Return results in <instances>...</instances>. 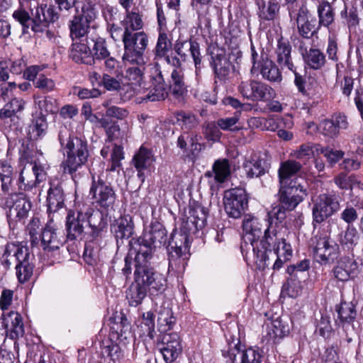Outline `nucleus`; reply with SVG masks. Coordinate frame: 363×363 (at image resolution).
Returning <instances> with one entry per match:
<instances>
[{
  "instance_id": "obj_53",
  "label": "nucleus",
  "mask_w": 363,
  "mask_h": 363,
  "mask_svg": "<svg viewBox=\"0 0 363 363\" xmlns=\"http://www.w3.org/2000/svg\"><path fill=\"white\" fill-rule=\"evenodd\" d=\"M319 151L325 157L328 166L330 167H333L345 156L344 151L334 150L329 146L322 147Z\"/></svg>"
},
{
  "instance_id": "obj_4",
  "label": "nucleus",
  "mask_w": 363,
  "mask_h": 363,
  "mask_svg": "<svg viewBox=\"0 0 363 363\" xmlns=\"http://www.w3.org/2000/svg\"><path fill=\"white\" fill-rule=\"evenodd\" d=\"M263 223L257 217L247 214L244 216L242 220L243 242L241 243L240 249L243 256H247L249 252L252 250V256L256 255L258 257L259 264L261 267L264 265V256L263 253H259L261 245H259L264 229Z\"/></svg>"
},
{
  "instance_id": "obj_3",
  "label": "nucleus",
  "mask_w": 363,
  "mask_h": 363,
  "mask_svg": "<svg viewBox=\"0 0 363 363\" xmlns=\"http://www.w3.org/2000/svg\"><path fill=\"white\" fill-rule=\"evenodd\" d=\"M307 189L294 177L286 184H280L279 203L267 213L269 224L277 225L285 220L288 212L293 211L307 196Z\"/></svg>"
},
{
  "instance_id": "obj_17",
  "label": "nucleus",
  "mask_w": 363,
  "mask_h": 363,
  "mask_svg": "<svg viewBox=\"0 0 363 363\" xmlns=\"http://www.w3.org/2000/svg\"><path fill=\"white\" fill-rule=\"evenodd\" d=\"M153 69L150 76L152 85L146 87V92L138 94L142 101H159L164 100L168 96L167 86L161 70L157 65Z\"/></svg>"
},
{
  "instance_id": "obj_27",
  "label": "nucleus",
  "mask_w": 363,
  "mask_h": 363,
  "mask_svg": "<svg viewBox=\"0 0 363 363\" xmlns=\"http://www.w3.org/2000/svg\"><path fill=\"white\" fill-rule=\"evenodd\" d=\"M2 323L11 339L16 340L24 335L22 317L18 312L10 311L7 314H3Z\"/></svg>"
},
{
  "instance_id": "obj_63",
  "label": "nucleus",
  "mask_w": 363,
  "mask_h": 363,
  "mask_svg": "<svg viewBox=\"0 0 363 363\" xmlns=\"http://www.w3.org/2000/svg\"><path fill=\"white\" fill-rule=\"evenodd\" d=\"M124 158L123 148L120 145H115L111 155V164L109 171L114 172L121 166V161Z\"/></svg>"
},
{
  "instance_id": "obj_41",
  "label": "nucleus",
  "mask_w": 363,
  "mask_h": 363,
  "mask_svg": "<svg viewBox=\"0 0 363 363\" xmlns=\"http://www.w3.org/2000/svg\"><path fill=\"white\" fill-rule=\"evenodd\" d=\"M169 89L172 95L179 99H183L187 93L184 73L181 69H174L172 72Z\"/></svg>"
},
{
  "instance_id": "obj_42",
  "label": "nucleus",
  "mask_w": 363,
  "mask_h": 363,
  "mask_svg": "<svg viewBox=\"0 0 363 363\" xmlns=\"http://www.w3.org/2000/svg\"><path fill=\"white\" fill-rule=\"evenodd\" d=\"M154 156L147 148L141 146L133 159V163L138 172V177L143 176V171L147 169L154 162Z\"/></svg>"
},
{
  "instance_id": "obj_5",
  "label": "nucleus",
  "mask_w": 363,
  "mask_h": 363,
  "mask_svg": "<svg viewBox=\"0 0 363 363\" xmlns=\"http://www.w3.org/2000/svg\"><path fill=\"white\" fill-rule=\"evenodd\" d=\"M12 16L23 28V33H28L30 28L35 33L43 32L49 23H54L59 18V14L52 6L46 10L43 8L37 9L35 18H31L29 13L22 7L13 11Z\"/></svg>"
},
{
  "instance_id": "obj_61",
  "label": "nucleus",
  "mask_w": 363,
  "mask_h": 363,
  "mask_svg": "<svg viewBox=\"0 0 363 363\" xmlns=\"http://www.w3.org/2000/svg\"><path fill=\"white\" fill-rule=\"evenodd\" d=\"M340 218L346 223L347 225H353L352 224L359 218L357 210L352 206L347 204L341 212Z\"/></svg>"
},
{
  "instance_id": "obj_37",
  "label": "nucleus",
  "mask_w": 363,
  "mask_h": 363,
  "mask_svg": "<svg viewBox=\"0 0 363 363\" xmlns=\"http://www.w3.org/2000/svg\"><path fill=\"white\" fill-rule=\"evenodd\" d=\"M32 169L35 177V180H29L28 178H26L24 175L23 169L21 171L17 180L18 190L30 191L33 187L36 186L37 184L45 179V174L42 167L38 166L36 163H35Z\"/></svg>"
},
{
  "instance_id": "obj_33",
  "label": "nucleus",
  "mask_w": 363,
  "mask_h": 363,
  "mask_svg": "<svg viewBox=\"0 0 363 363\" xmlns=\"http://www.w3.org/2000/svg\"><path fill=\"white\" fill-rule=\"evenodd\" d=\"M86 42L89 44L91 55L95 62L101 61L110 55L107 43L105 38L98 35H90L86 37Z\"/></svg>"
},
{
  "instance_id": "obj_56",
  "label": "nucleus",
  "mask_w": 363,
  "mask_h": 363,
  "mask_svg": "<svg viewBox=\"0 0 363 363\" xmlns=\"http://www.w3.org/2000/svg\"><path fill=\"white\" fill-rule=\"evenodd\" d=\"M99 122L101 126L104 128L108 140L111 141L118 137L120 127L117 122L112 121L107 118H103Z\"/></svg>"
},
{
  "instance_id": "obj_1",
  "label": "nucleus",
  "mask_w": 363,
  "mask_h": 363,
  "mask_svg": "<svg viewBox=\"0 0 363 363\" xmlns=\"http://www.w3.org/2000/svg\"><path fill=\"white\" fill-rule=\"evenodd\" d=\"M58 140L65 157L61 164L63 172L77 183L86 174L85 164L89 156L88 143L85 138L71 135L65 127L60 130Z\"/></svg>"
},
{
  "instance_id": "obj_7",
  "label": "nucleus",
  "mask_w": 363,
  "mask_h": 363,
  "mask_svg": "<svg viewBox=\"0 0 363 363\" xmlns=\"http://www.w3.org/2000/svg\"><path fill=\"white\" fill-rule=\"evenodd\" d=\"M148 36L144 31L130 32L125 29L123 60L133 65H144V52L147 48Z\"/></svg>"
},
{
  "instance_id": "obj_49",
  "label": "nucleus",
  "mask_w": 363,
  "mask_h": 363,
  "mask_svg": "<svg viewBox=\"0 0 363 363\" xmlns=\"http://www.w3.org/2000/svg\"><path fill=\"white\" fill-rule=\"evenodd\" d=\"M282 293L291 298L298 297L302 293L301 281L296 277L289 276L286 283L282 286Z\"/></svg>"
},
{
  "instance_id": "obj_34",
  "label": "nucleus",
  "mask_w": 363,
  "mask_h": 363,
  "mask_svg": "<svg viewBox=\"0 0 363 363\" xmlns=\"http://www.w3.org/2000/svg\"><path fill=\"white\" fill-rule=\"evenodd\" d=\"M298 50L304 62L313 69H321L326 62L325 54L318 48H310L309 50L301 43Z\"/></svg>"
},
{
  "instance_id": "obj_28",
  "label": "nucleus",
  "mask_w": 363,
  "mask_h": 363,
  "mask_svg": "<svg viewBox=\"0 0 363 363\" xmlns=\"http://www.w3.org/2000/svg\"><path fill=\"white\" fill-rule=\"evenodd\" d=\"M135 282L131 284L126 290V298L129 306L136 307L142 303L147 296L146 286L144 285L143 277L135 274Z\"/></svg>"
},
{
  "instance_id": "obj_19",
  "label": "nucleus",
  "mask_w": 363,
  "mask_h": 363,
  "mask_svg": "<svg viewBox=\"0 0 363 363\" xmlns=\"http://www.w3.org/2000/svg\"><path fill=\"white\" fill-rule=\"evenodd\" d=\"M270 160V157L266 152L253 154L245 159L242 169L247 178L259 177L268 172L271 167Z\"/></svg>"
},
{
  "instance_id": "obj_55",
  "label": "nucleus",
  "mask_w": 363,
  "mask_h": 363,
  "mask_svg": "<svg viewBox=\"0 0 363 363\" xmlns=\"http://www.w3.org/2000/svg\"><path fill=\"white\" fill-rule=\"evenodd\" d=\"M177 121L182 129L191 130L199 123L196 117L190 113L179 112L177 114Z\"/></svg>"
},
{
  "instance_id": "obj_35",
  "label": "nucleus",
  "mask_w": 363,
  "mask_h": 363,
  "mask_svg": "<svg viewBox=\"0 0 363 363\" xmlns=\"http://www.w3.org/2000/svg\"><path fill=\"white\" fill-rule=\"evenodd\" d=\"M317 13L318 18L317 22L320 28L324 27L330 30L335 23V9L328 1H322L317 6Z\"/></svg>"
},
{
  "instance_id": "obj_40",
  "label": "nucleus",
  "mask_w": 363,
  "mask_h": 363,
  "mask_svg": "<svg viewBox=\"0 0 363 363\" xmlns=\"http://www.w3.org/2000/svg\"><path fill=\"white\" fill-rule=\"evenodd\" d=\"M87 218L86 219V226L89 225L91 229L90 233L93 238L99 235L101 232L106 227L107 223L103 213L99 211L89 209L85 212Z\"/></svg>"
},
{
  "instance_id": "obj_21",
  "label": "nucleus",
  "mask_w": 363,
  "mask_h": 363,
  "mask_svg": "<svg viewBox=\"0 0 363 363\" xmlns=\"http://www.w3.org/2000/svg\"><path fill=\"white\" fill-rule=\"evenodd\" d=\"M210 65L213 70L215 78L225 81L228 79L232 67L225 50L213 47L210 50Z\"/></svg>"
},
{
  "instance_id": "obj_60",
  "label": "nucleus",
  "mask_w": 363,
  "mask_h": 363,
  "mask_svg": "<svg viewBox=\"0 0 363 363\" xmlns=\"http://www.w3.org/2000/svg\"><path fill=\"white\" fill-rule=\"evenodd\" d=\"M158 323L161 325L167 326L169 330L175 323V318L173 316L172 310L169 308H162L158 313Z\"/></svg>"
},
{
  "instance_id": "obj_36",
  "label": "nucleus",
  "mask_w": 363,
  "mask_h": 363,
  "mask_svg": "<svg viewBox=\"0 0 363 363\" xmlns=\"http://www.w3.org/2000/svg\"><path fill=\"white\" fill-rule=\"evenodd\" d=\"M167 232L163 225L158 221L152 222L149 232L143 234V237L155 248L160 247L167 243Z\"/></svg>"
},
{
  "instance_id": "obj_31",
  "label": "nucleus",
  "mask_w": 363,
  "mask_h": 363,
  "mask_svg": "<svg viewBox=\"0 0 363 363\" xmlns=\"http://www.w3.org/2000/svg\"><path fill=\"white\" fill-rule=\"evenodd\" d=\"M144 69V65L133 66L127 69L126 78L130 81L128 86L132 92L129 95L130 97L147 91L145 83L143 82Z\"/></svg>"
},
{
  "instance_id": "obj_51",
  "label": "nucleus",
  "mask_w": 363,
  "mask_h": 363,
  "mask_svg": "<svg viewBox=\"0 0 363 363\" xmlns=\"http://www.w3.org/2000/svg\"><path fill=\"white\" fill-rule=\"evenodd\" d=\"M208 211L199 204L191 206L189 211V216L193 220L198 227L202 228L205 226L207 219Z\"/></svg>"
},
{
  "instance_id": "obj_14",
  "label": "nucleus",
  "mask_w": 363,
  "mask_h": 363,
  "mask_svg": "<svg viewBox=\"0 0 363 363\" xmlns=\"http://www.w3.org/2000/svg\"><path fill=\"white\" fill-rule=\"evenodd\" d=\"M238 91L244 98L252 101L267 102L275 95L272 86L256 80L242 82L238 86Z\"/></svg>"
},
{
  "instance_id": "obj_44",
  "label": "nucleus",
  "mask_w": 363,
  "mask_h": 363,
  "mask_svg": "<svg viewBox=\"0 0 363 363\" xmlns=\"http://www.w3.org/2000/svg\"><path fill=\"white\" fill-rule=\"evenodd\" d=\"M359 236L354 225H347L345 230L338 235V242L340 246L348 251L352 250L357 245Z\"/></svg>"
},
{
  "instance_id": "obj_12",
  "label": "nucleus",
  "mask_w": 363,
  "mask_h": 363,
  "mask_svg": "<svg viewBox=\"0 0 363 363\" xmlns=\"http://www.w3.org/2000/svg\"><path fill=\"white\" fill-rule=\"evenodd\" d=\"M155 247L143 236L132 238L129 241L130 257L134 255L135 271L144 272L145 267H150Z\"/></svg>"
},
{
  "instance_id": "obj_8",
  "label": "nucleus",
  "mask_w": 363,
  "mask_h": 363,
  "mask_svg": "<svg viewBox=\"0 0 363 363\" xmlns=\"http://www.w3.org/2000/svg\"><path fill=\"white\" fill-rule=\"evenodd\" d=\"M189 247V236L185 233L174 230L167 246L169 270L179 271L184 267Z\"/></svg>"
},
{
  "instance_id": "obj_38",
  "label": "nucleus",
  "mask_w": 363,
  "mask_h": 363,
  "mask_svg": "<svg viewBox=\"0 0 363 363\" xmlns=\"http://www.w3.org/2000/svg\"><path fill=\"white\" fill-rule=\"evenodd\" d=\"M258 8L257 15L264 21H273L279 11L280 5L277 0H256Z\"/></svg>"
},
{
  "instance_id": "obj_11",
  "label": "nucleus",
  "mask_w": 363,
  "mask_h": 363,
  "mask_svg": "<svg viewBox=\"0 0 363 363\" xmlns=\"http://www.w3.org/2000/svg\"><path fill=\"white\" fill-rule=\"evenodd\" d=\"M89 195L97 206L106 210L113 209L116 194L111 183L93 176Z\"/></svg>"
},
{
  "instance_id": "obj_23",
  "label": "nucleus",
  "mask_w": 363,
  "mask_h": 363,
  "mask_svg": "<svg viewBox=\"0 0 363 363\" xmlns=\"http://www.w3.org/2000/svg\"><path fill=\"white\" fill-rule=\"evenodd\" d=\"M86 213L82 211L77 213L69 211L66 218L65 229L67 239L69 240H82L86 227Z\"/></svg>"
},
{
  "instance_id": "obj_32",
  "label": "nucleus",
  "mask_w": 363,
  "mask_h": 363,
  "mask_svg": "<svg viewBox=\"0 0 363 363\" xmlns=\"http://www.w3.org/2000/svg\"><path fill=\"white\" fill-rule=\"evenodd\" d=\"M111 230L116 238L117 245H122L123 240L128 239L133 233V223L131 218L120 217L111 224Z\"/></svg>"
},
{
  "instance_id": "obj_24",
  "label": "nucleus",
  "mask_w": 363,
  "mask_h": 363,
  "mask_svg": "<svg viewBox=\"0 0 363 363\" xmlns=\"http://www.w3.org/2000/svg\"><path fill=\"white\" fill-rule=\"evenodd\" d=\"M334 277L339 281L354 279L359 273L358 263L350 257H342L337 262L333 270Z\"/></svg>"
},
{
  "instance_id": "obj_22",
  "label": "nucleus",
  "mask_w": 363,
  "mask_h": 363,
  "mask_svg": "<svg viewBox=\"0 0 363 363\" xmlns=\"http://www.w3.org/2000/svg\"><path fill=\"white\" fill-rule=\"evenodd\" d=\"M157 349L167 363L173 362L182 351L179 336L177 333L164 334L157 344Z\"/></svg>"
},
{
  "instance_id": "obj_54",
  "label": "nucleus",
  "mask_w": 363,
  "mask_h": 363,
  "mask_svg": "<svg viewBox=\"0 0 363 363\" xmlns=\"http://www.w3.org/2000/svg\"><path fill=\"white\" fill-rule=\"evenodd\" d=\"M340 16L345 20L349 29L356 28L359 25V18L357 8L352 6L347 8L345 5L344 9L340 12Z\"/></svg>"
},
{
  "instance_id": "obj_13",
  "label": "nucleus",
  "mask_w": 363,
  "mask_h": 363,
  "mask_svg": "<svg viewBox=\"0 0 363 363\" xmlns=\"http://www.w3.org/2000/svg\"><path fill=\"white\" fill-rule=\"evenodd\" d=\"M340 209V203L335 194H320L313 201V223H321Z\"/></svg>"
},
{
  "instance_id": "obj_30",
  "label": "nucleus",
  "mask_w": 363,
  "mask_h": 363,
  "mask_svg": "<svg viewBox=\"0 0 363 363\" xmlns=\"http://www.w3.org/2000/svg\"><path fill=\"white\" fill-rule=\"evenodd\" d=\"M291 51L292 47L288 40L284 39L282 37L279 39L275 51L277 62L282 69H288L291 72H295Z\"/></svg>"
},
{
  "instance_id": "obj_2",
  "label": "nucleus",
  "mask_w": 363,
  "mask_h": 363,
  "mask_svg": "<svg viewBox=\"0 0 363 363\" xmlns=\"http://www.w3.org/2000/svg\"><path fill=\"white\" fill-rule=\"evenodd\" d=\"M277 225L269 224L268 227L264 231V236L261 240L260 254L263 253L264 256V265L261 267L259 264L258 257L256 255H252V262H254L259 269H264L268 267L272 261L275 260L272 269L279 270L284 263L289 260L292 256V249L289 243L286 242L281 233L276 229Z\"/></svg>"
},
{
  "instance_id": "obj_26",
  "label": "nucleus",
  "mask_w": 363,
  "mask_h": 363,
  "mask_svg": "<svg viewBox=\"0 0 363 363\" xmlns=\"http://www.w3.org/2000/svg\"><path fill=\"white\" fill-rule=\"evenodd\" d=\"M135 271V274L143 277L144 285L150 290L156 293H162L166 288L167 280L160 273L155 272L150 266L145 267L144 272Z\"/></svg>"
},
{
  "instance_id": "obj_29",
  "label": "nucleus",
  "mask_w": 363,
  "mask_h": 363,
  "mask_svg": "<svg viewBox=\"0 0 363 363\" xmlns=\"http://www.w3.org/2000/svg\"><path fill=\"white\" fill-rule=\"evenodd\" d=\"M335 311L337 313V318L335 322L343 328L352 325L357 318L356 306L351 301H341L340 304L336 305Z\"/></svg>"
},
{
  "instance_id": "obj_43",
  "label": "nucleus",
  "mask_w": 363,
  "mask_h": 363,
  "mask_svg": "<svg viewBox=\"0 0 363 363\" xmlns=\"http://www.w3.org/2000/svg\"><path fill=\"white\" fill-rule=\"evenodd\" d=\"M48 123L43 114L35 118L29 125L27 136L30 140L36 141L42 139L47 133Z\"/></svg>"
},
{
  "instance_id": "obj_59",
  "label": "nucleus",
  "mask_w": 363,
  "mask_h": 363,
  "mask_svg": "<svg viewBox=\"0 0 363 363\" xmlns=\"http://www.w3.org/2000/svg\"><path fill=\"white\" fill-rule=\"evenodd\" d=\"M203 134L205 138L208 140L218 141L221 135L218 123L215 122L205 123L203 125Z\"/></svg>"
},
{
  "instance_id": "obj_64",
  "label": "nucleus",
  "mask_w": 363,
  "mask_h": 363,
  "mask_svg": "<svg viewBox=\"0 0 363 363\" xmlns=\"http://www.w3.org/2000/svg\"><path fill=\"white\" fill-rule=\"evenodd\" d=\"M272 331L274 337H283L289 333V329L288 325L277 318L272 323Z\"/></svg>"
},
{
  "instance_id": "obj_10",
  "label": "nucleus",
  "mask_w": 363,
  "mask_h": 363,
  "mask_svg": "<svg viewBox=\"0 0 363 363\" xmlns=\"http://www.w3.org/2000/svg\"><path fill=\"white\" fill-rule=\"evenodd\" d=\"M291 19L295 21L298 33L305 39H311L317 35L320 29L317 19L305 5H301L297 10L289 8Z\"/></svg>"
},
{
  "instance_id": "obj_15",
  "label": "nucleus",
  "mask_w": 363,
  "mask_h": 363,
  "mask_svg": "<svg viewBox=\"0 0 363 363\" xmlns=\"http://www.w3.org/2000/svg\"><path fill=\"white\" fill-rule=\"evenodd\" d=\"M223 203L229 217L239 218L248 205V198L244 189L235 188L225 191Z\"/></svg>"
},
{
  "instance_id": "obj_6",
  "label": "nucleus",
  "mask_w": 363,
  "mask_h": 363,
  "mask_svg": "<svg viewBox=\"0 0 363 363\" xmlns=\"http://www.w3.org/2000/svg\"><path fill=\"white\" fill-rule=\"evenodd\" d=\"M252 74H259L262 79L270 82L280 83L282 75L277 65L269 58L268 53L259 47L257 50L251 43Z\"/></svg>"
},
{
  "instance_id": "obj_58",
  "label": "nucleus",
  "mask_w": 363,
  "mask_h": 363,
  "mask_svg": "<svg viewBox=\"0 0 363 363\" xmlns=\"http://www.w3.org/2000/svg\"><path fill=\"white\" fill-rule=\"evenodd\" d=\"M140 327L143 334L152 338L155 333V315L152 311H147L143 314V320Z\"/></svg>"
},
{
  "instance_id": "obj_25",
  "label": "nucleus",
  "mask_w": 363,
  "mask_h": 363,
  "mask_svg": "<svg viewBox=\"0 0 363 363\" xmlns=\"http://www.w3.org/2000/svg\"><path fill=\"white\" fill-rule=\"evenodd\" d=\"M40 246L45 251L50 252L58 250L62 245L63 235L59 229L48 223L43 229L40 236Z\"/></svg>"
},
{
  "instance_id": "obj_45",
  "label": "nucleus",
  "mask_w": 363,
  "mask_h": 363,
  "mask_svg": "<svg viewBox=\"0 0 363 363\" xmlns=\"http://www.w3.org/2000/svg\"><path fill=\"white\" fill-rule=\"evenodd\" d=\"M48 208L50 212H56L65 206L64 191L60 186H51L48 192Z\"/></svg>"
},
{
  "instance_id": "obj_50",
  "label": "nucleus",
  "mask_w": 363,
  "mask_h": 363,
  "mask_svg": "<svg viewBox=\"0 0 363 363\" xmlns=\"http://www.w3.org/2000/svg\"><path fill=\"white\" fill-rule=\"evenodd\" d=\"M172 42L165 33H160L155 49V57L162 59L166 56L172 48Z\"/></svg>"
},
{
  "instance_id": "obj_16",
  "label": "nucleus",
  "mask_w": 363,
  "mask_h": 363,
  "mask_svg": "<svg viewBox=\"0 0 363 363\" xmlns=\"http://www.w3.org/2000/svg\"><path fill=\"white\" fill-rule=\"evenodd\" d=\"M313 257L321 264L333 262L336 258L337 247L330 243L327 236L314 235L310 242Z\"/></svg>"
},
{
  "instance_id": "obj_46",
  "label": "nucleus",
  "mask_w": 363,
  "mask_h": 363,
  "mask_svg": "<svg viewBox=\"0 0 363 363\" xmlns=\"http://www.w3.org/2000/svg\"><path fill=\"white\" fill-rule=\"evenodd\" d=\"M302 167V164L294 160H289L281 164L278 170L279 179L280 184H286L290 182L296 173H298Z\"/></svg>"
},
{
  "instance_id": "obj_9",
  "label": "nucleus",
  "mask_w": 363,
  "mask_h": 363,
  "mask_svg": "<svg viewBox=\"0 0 363 363\" xmlns=\"http://www.w3.org/2000/svg\"><path fill=\"white\" fill-rule=\"evenodd\" d=\"M13 256L17 262L16 274L20 283L28 281L33 275L34 264L30 262V255L28 247L13 242L5 246L4 256Z\"/></svg>"
},
{
  "instance_id": "obj_47",
  "label": "nucleus",
  "mask_w": 363,
  "mask_h": 363,
  "mask_svg": "<svg viewBox=\"0 0 363 363\" xmlns=\"http://www.w3.org/2000/svg\"><path fill=\"white\" fill-rule=\"evenodd\" d=\"M121 23L125 26V29L128 28L130 32H135L142 29L143 21L138 9L134 8L131 11H125V18Z\"/></svg>"
},
{
  "instance_id": "obj_52",
  "label": "nucleus",
  "mask_w": 363,
  "mask_h": 363,
  "mask_svg": "<svg viewBox=\"0 0 363 363\" xmlns=\"http://www.w3.org/2000/svg\"><path fill=\"white\" fill-rule=\"evenodd\" d=\"M315 128L321 135L330 139H335L339 135L335 125H334L331 118L322 120L318 125H315Z\"/></svg>"
},
{
  "instance_id": "obj_18",
  "label": "nucleus",
  "mask_w": 363,
  "mask_h": 363,
  "mask_svg": "<svg viewBox=\"0 0 363 363\" xmlns=\"http://www.w3.org/2000/svg\"><path fill=\"white\" fill-rule=\"evenodd\" d=\"M4 206L9 208L10 213L12 211L18 221L25 223V219L32 208V203L26 194L23 192H11L5 198Z\"/></svg>"
},
{
  "instance_id": "obj_57",
  "label": "nucleus",
  "mask_w": 363,
  "mask_h": 363,
  "mask_svg": "<svg viewBox=\"0 0 363 363\" xmlns=\"http://www.w3.org/2000/svg\"><path fill=\"white\" fill-rule=\"evenodd\" d=\"M23 109V102L17 99H12L4 108L0 110V118H10Z\"/></svg>"
},
{
  "instance_id": "obj_39",
  "label": "nucleus",
  "mask_w": 363,
  "mask_h": 363,
  "mask_svg": "<svg viewBox=\"0 0 363 363\" xmlns=\"http://www.w3.org/2000/svg\"><path fill=\"white\" fill-rule=\"evenodd\" d=\"M69 57L77 63L88 65H94V60L91 55L89 43H74L72 45Z\"/></svg>"
},
{
  "instance_id": "obj_48",
  "label": "nucleus",
  "mask_w": 363,
  "mask_h": 363,
  "mask_svg": "<svg viewBox=\"0 0 363 363\" xmlns=\"http://www.w3.org/2000/svg\"><path fill=\"white\" fill-rule=\"evenodd\" d=\"M214 179L218 183H223L230 175V166L228 159H219L213 164Z\"/></svg>"
},
{
  "instance_id": "obj_62",
  "label": "nucleus",
  "mask_w": 363,
  "mask_h": 363,
  "mask_svg": "<svg viewBox=\"0 0 363 363\" xmlns=\"http://www.w3.org/2000/svg\"><path fill=\"white\" fill-rule=\"evenodd\" d=\"M184 45H186V49L190 52L196 69H199L201 63V55L199 43L194 41H189L185 42Z\"/></svg>"
},
{
  "instance_id": "obj_20",
  "label": "nucleus",
  "mask_w": 363,
  "mask_h": 363,
  "mask_svg": "<svg viewBox=\"0 0 363 363\" xmlns=\"http://www.w3.org/2000/svg\"><path fill=\"white\" fill-rule=\"evenodd\" d=\"M95 18L96 13L92 7L83 8L82 14L75 16L69 23L70 36L72 40L89 35L90 23Z\"/></svg>"
}]
</instances>
